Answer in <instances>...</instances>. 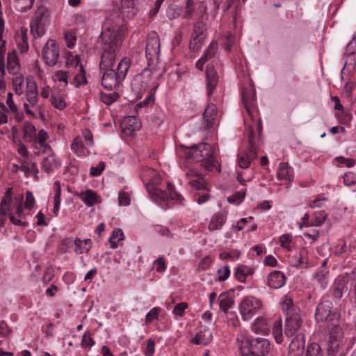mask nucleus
Masks as SVG:
<instances>
[{
    "label": "nucleus",
    "mask_w": 356,
    "mask_h": 356,
    "mask_svg": "<svg viewBox=\"0 0 356 356\" xmlns=\"http://www.w3.org/2000/svg\"><path fill=\"white\" fill-rule=\"evenodd\" d=\"M241 356H265L270 349L268 339L257 337L250 338L245 333H240L236 338Z\"/></svg>",
    "instance_id": "nucleus-1"
},
{
    "label": "nucleus",
    "mask_w": 356,
    "mask_h": 356,
    "mask_svg": "<svg viewBox=\"0 0 356 356\" xmlns=\"http://www.w3.org/2000/svg\"><path fill=\"white\" fill-rule=\"evenodd\" d=\"M213 148L207 143L194 145L191 147H184L186 159L201 163V165L207 171H211L216 167V161L213 156Z\"/></svg>",
    "instance_id": "nucleus-2"
},
{
    "label": "nucleus",
    "mask_w": 356,
    "mask_h": 356,
    "mask_svg": "<svg viewBox=\"0 0 356 356\" xmlns=\"http://www.w3.org/2000/svg\"><path fill=\"white\" fill-rule=\"evenodd\" d=\"M100 40L104 47L108 49H118L122 44V40L116 33V26L109 19L102 25Z\"/></svg>",
    "instance_id": "nucleus-3"
},
{
    "label": "nucleus",
    "mask_w": 356,
    "mask_h": 356,
    "mask_svg": "<svg viewBox=\"0 0 356 356\" xmlns=\"http://www.w3.org/2000/svg\"><path fill=\"white\" fill-rule=\"evenodd\" d=\"M160 39L156 32L147 35L145 47V56L149 67L154 66L159 58Z\"/></svg>",
    "instance_id": "nucleus-4"
},
{
    "label": "nucleus",
    "mask_w": 356,
    "mask_h": 356,
    "mask_svg": "<svg viewBox=\"0 0 356 356\" xmlns=\"http://www.w3.org/2000/svg\"><path fill=\"white\" fill-rule=\"evenodd\" d=\"M261 307L262 302L260 300L253 296H248L242 300L238 308L242 318L244 321H248L252 318Z\"/></svg>",
    "instance_id": "nucleus-5"
},
{
    "label": "nucleus",
    "mask_w": 356,
    "mask_h": 356,
    "mask_svg": "<svg viewBox=\"0 0 356 356\" xmlns=\"http://www.w3.org/2000/svg\"><path fill=\"white\" fill-rule=\"evenodd\" d=\"M207 36V25L202 20H197L193 25L189 47L193 51L199 50Z\"/></svg>",
    "instance_id": "nucleus-6"
},
{
    "label": "nucleus",
    "mask_w": 356,
    "mask_h": 356,
    "mask_svg": "<svg viewBox=\"0 0 356 356\" xmlns=\"http://www.w3.org/2000/svg\"><path fill=\"white\" fill-rule=\"evenodd\" d=\"M49 17V13L47 8L40 6L36 10L34 19L31 22V31L35 38L44 34V26Z\"/></svg>",
    "instance_id": "nucleus-7"
},
{
    "label": "nucleus",
    "mask_w": 356,
    "mask_h": 356,
    "mask_svg": "<svg viewBox=\"0 0 356 356\" xmlns=\"http://www.w3.org/2000/svg\"><path fill=\"white\" fill-rule=\"evenodd\" d=\"M242 101L244 107L252 121H254L258 115L256 106V97L254 89L251 86L243 87L241 90Z\"/></svg>",
    "instance_id": "nucleus-8"
},
{
    "label": "nucleus",
    "mask_w": 356,
    "mask_h": 356,
    "mask_svg": "<svg viewBox=\"0 0 356 356\" xmlns=\"http://www.w3.org/2000/svg\"><path fill=\"white\" fill-rule=\"evenodd\" d=\"M154 67H145L141 73L134 77L131 81V87L136 92L140 93L147 89L152 82Z\"/></svg>",
    "instance_id": "nucleus-9"
},
{
    "label": "nucleus",
    "mask_w": 356,
    "mask_h": 356,
    "mask_svg": "<svg viewBox=\"0 0 356 356\" xmlns=\"http://www.w3.org/2000/svg\"><path fill=\"white\" fill-rule=\"evenodd\" d=\"M42 59L49 66H54L57 63L59 58V48L56 41L49 40L43 48Z\"/></svg>",
    "instance_id": "nucleus-10"
},
{
    "label": "nucleus",
    "mask_w": 356,
    "mask_h": 356,
    "mask_svg": "<svg viewBox=\"0 0 356 356\" xmlns=\"http://www.w3.org/2000/svg\"><path fill=\"white\" fill-rule=\"evenodd\" d=\"M26 99L28 103H24V104L25 112L27 115L34 116V113L29 108V106H31V107H35L38 102V88L35 82H27Z\"/></svg>",
    "instance_id": "nucleus-11"
},
{
    "label": "nucleus",
    "mask_w": 356,
    "mask_h": 356,
    "mask_svg": "<svg viewBox=\"0 0 356 356\" xmlns=\"http://www.w3.org/2000/svg\"><path fill=\"white\" fill-rule=\"evenodd\" d=\"M332 303L329 300L321 301L317 306L315 313L316 320L318 322L331 321L335 314L332 312Z\"/></svg>",
    "instance_id": "nucleus-12"
},
{
    "label": "nucleus",
    "mask_w": 356,
    "mask_h": 356,
    "mask_svg": "<svg viewBox=\"0 0 356 356\" xmlns=\"http://www.w3.org/2000/svg\"><path fill=\"white\" fill-rule=\"evenodd\" d=\"M302 320L298 313H291L286 315L284 333L286 337H293L302 326Z\"/></svg>",
    "instance_id": "nucleus-13"
},
{
    "label": "nucleus",
    "mask_w": 356,
    "mask_h": 356,
    "mask_svg": "<svg viewBox=\"0 0 356 356\" xmlns=\"http://www.w3.org/2000/svg\"><path fill=\"white\" fill-rule=\"evenodd\" d=\"M102 72V85L108 90L117 88L122 82L113 68L104 70Z\"/></svg>",
    "instance_id": "nucleus-14"
},
{
    "label": "nucleus",
    "mask_w": 356,
    "mask_h": 356,
    "mask_svg": "<svg viewBox=\"0 0 356 356\" xmlns=\"http://www.w3.org/2000/svg\"><path fill=\"white\" fill-rule=\"evenodd\" d=\"M80 57L79 56H75L71 60L67 59V65H75L76 67H78V72L74 76L73 83L74 84L76 88H79L81 85H86L88 81L86 77V72L83 68L82 64L80 63Z\"/></svg>",
    "instance_id": "nucleus-15"
},
{
    "label": "nucleus",
    "mask_w": 356,
    "mask_h": 356,
    "mask_svg": "<svg viewBox=\"0 0 356 356\" xmlns=\"http://www.w3.org/2000/svg\"><path fill=\"white\" fill-rule=\"evenodd\" d=\"M305 339L302 333L296 334L291 341L289 347V356H302L305 349Z\"/></svg>",
    "instance_id": "nucleus-16"
},
{
    "label": "nucleus",
    "mask_w": 356,
    "mask_h": 356,
    "mask_svg": "<svg viewBox=\"0 0 356 356\" xmlns=\"http://www.w3.org/2000/svg\"><path fill=\"white\" fill-rule=\"evenodd\" d=\"M104 51L102 54L99 69L101 71L112 68L115 60V51L118 49H108L103 47Z\"/></svg>",
    "instance_id": "nucleus-17"
},
{
    "label": "nucleus",
    "mask_w": 356,
    "mask_h": 356,
    "mask_svg": "<svg viewBox=\"0 0 356 356\" xmlns=\"http://www.w3.org/2000/svg\"><path fill=\"white\" fill-rule=\"evenodd\" d=\"M246 131L248 134L249 147L248 150L243 153L250 161H253L257 158V147L254 142V129L252 125H247Z\"/></svg>",
    "instance_id": "nucleus-18"
},
{
    "label": "nucleus",
    "mask_w": 356,
    "mask_h": 356,
    "mask_svg": "<svg viewBox=\"0 0 356 356\" xmlns=\"http://www.w3.org/2000/svg\"><path fill=\"white\" fill-rule=\"evenodd\" d=\"M286 282L284 274L279 270L271 272L268 275V284L273 289H280L283 286Z\"/></svg>",
    "instance_id": "nucleus-19"
},
{
    "label": "nucleus",
    "mask_w": 356,
    "mask_h": 356,
    "mask_svg": "<svg viewBox=\"0 0 356 356\" xmlns=\"http://www.w3.org/2000/svg\"><path fill=\"white\" fill-rule=\"evenodd\" d=\"M212 339L213 336L210 330L204 327L202 330H200L193 339H191V342L196 345L206 346L212 341Z\"/></svg>",
    "instance_id": "nucleus-20"
},
{
    "label": "nucleus",
    "mask_w": 356,
    "mask_h": 356,
    "mask_svg": "<svg viewBox=\"0 0 356 356\" xmlns=\"http://www.w3.org/2000/svg\"><path fill=\"white\" fill-rule=\"evenodd\" d=\"M206 76L207 79V94L211 95L218 81V76L213 66L210 65L207 66Z\"/></svg>",
    "instance_id": "nucleus-21"
},
{
    "label": "nucleus",
    "mask_w": 356,
    "mask_h": 356,
    "mask_svg": "<svg viewBox=\"0 0 356 356\" xmlns=\"http://www.w3.org/2000/svg\"><path fill=\"white\" fill-rule=\"evenodd\" d=\"M21 66L17 54L15 51L8 53L7 56V70L13 75L19 74Z\"/></svg>",
    "instance_id": "nucleus-22"
},
{
    "label": "nucleus",
    "mask_w": 356,
    "mask_h": 356,
    "mask_svg": "<svg viewBox=\"0 0 356 356\" xmlns=\"http://www.w3.org/2000/svg\"><path fill=\"white\" fill-rule=\"evenodd\" d=\"M78 196L88 207H92L101 202V197L97 193L90 189L80 193Z\"/></svg>",
    "instance_id": "nucleus-23"
},
{
    "label": "nucleus",
    "mask_w": 356,
    "mask_h": 356,
    "mask_svg": "<svg viewBox=\"0 0 356 356\" xmlns=\"http://www.w3.org/2000/svg\"><path fill=\"white\" fill-rule=\"evenodd\" d=\"M227 220V215L225 212H218L215 213L208 225V229L209 231H215L220 229L221 227L224 225Z\"/></svg>",
    "instance_id": "nucleus-24"
},
{
    "label": "nucleus",
    "mask_w": 356,
    "mask_h": 356,
    "mask_svg": "<svg viewBox=\"0 0 356 356\" xmlns=\"http://www.w3.org/2000/svg\"><path fill=\"white\" fill-rule=\"evenodd\" d=\"M140 127V122L135 116H127L122 122V129L128 134L139 130Z\"/></svg>",
    "instance_id": "nucleus-25"
},
{
    "label": "nucleus",
    "mask_w": 356,
    "mask_h": 356,
    "mask_svg": "<svg viewBox=\"0 0 356 356\" xmlns=\"http://www.w3.org/2000/svg\"><path fill=\"white\" fill-rule=\"evenodd\" d=\"M152 198L154 201L163 209H166L168 204V194L158 188H154L153 191L150 193Z\"/></svg>",
    "instance_id": "nucleus-26"
},
{
    "label": "nucleus",
    "mask_w": 356,
    "mask_h": 356,
    "mask_svg": "<svg viewBox=\"0 0 356 356\" xmlns=\"http://www.w3.org/2000/svg\"><path fill=\"white\" fill-rule=\"evenodd\" d=\"M277 175V178L280 180L291 181L293 179V169L288 163H281Z\"/></svg>",
    "instance_id": "nucleus-27"
},
{
    "label": "nucleus",
    "mask_w": 356,
    "mask_h": 356,
    "mask_svg": "<svg viewBox=\"0 0 356 356\" xmlns=\"http://www.w3.org/2000/svg\"><path fill=\"white\" fill-rule=\"evenodd\" d=\"M60 165V161L54 154H51L48 156L45 157L42 162V168L43 170L48 174L53 171L54 168H58Z\"/></svg>",
    "instance_id": "nucleus-28"
},
{
    "label": "nucleus",
    "mask_w": 356,
    "mask_h": 356,
    "mask_svg": "<svg viewBox=\"0 0 356 356\" xmlns=\"http://www.w3.org/2000/svg\"><path fill=\"white\" fill-rule=\"evenodd\" d=\"M149 0H121L122 11L124 14L127 13L128 17H133L136 15V3L147 2Z\"/></svg>",
    "instance_id": "nucleus-29"
},
{
    "label": "nucleus",
    "mask_w": 356,
    "mask_h": 356,
    "mask_svg": "<svg viewBox=\"0 0 356 356\" xmlns=\"http://www.w3.org/2000/svg\"><path fill=\"white\" fill-rule=\"evenodd\" d=\"M348 291L346 282L344 279H338L335 281L332 287V296L337 300L342 298L343 292Z\"/></svg>",
    "instance_id": "nucleus-30"
},
{
    "label": "nucleus",
    "mask_w": 356,
    "mask_h": 356,
    "mask_svg": "<svg viewBox=\"0 0 356 356\" xmlns=\"http://www.w3.org/2000/svg\"><path fill=\"white\" fill-rule=\"evenodd\" d=\"M216 115V108L214 104H209L203 113V118L206 122V127L211 128L214 124V119Z\"/></svg>",
    "instance_id": "nucleus-31"
},
{
    "label": "nucleus",
    "mask_w": 356,
    "mask_h": 356,
    "mask_svg": "<svg viewBox=\"0 0 356 356\" xmlns=\"http://www.w3.org/2000/svg\"><path fill=\"white\" fill-rule=\"evenodd\" d=\"M131 61L129 58H123L118 65L115 72L118 75L119 79L122 81L125 79L127 73L130 67Z\"/></svg>",
    "instance_id": "nucleus-32"
},
{
    "label": "nucleus",
    "mask_w": 356,
    "mask_h": 356,
    "mask_svg": "<svg viewBox=\"0 0 356 356\" xmlns=\"http://www.w3.org/2000/svg\"><path fill=\"white\" fill-rule=\"evenodd\" d=\"M308 257V251L306 248H302L298 252L292 257V263L294 266H300L303 264H307Z\"/></svg>",
    "instance_id": "nucleus-33"
},
{
    "label": "nucleus",
    "mask_w": 356,
    "mask_h": 356,
    "mask_svg": "<svg viewBox=\"0 0 356 356\" xmlns=\"http://www.w3.org/2000/svg\"><path fill=\"white\" fill-rule=\"evenodd\" d=\"M254 273V269L245 265H241L237 267L234 275L241 282H245L246 277Z\"/></svg>",
    "instance_id": "nucleus-34"
},
{
    "label": "nucleus",
    "mask_w": 356,
    "mask_h": 356,
    "mask_svg": "<svg viewBox=\"0 0 356 356\" xmlns=\"http://www.w3.org/2000/svg\"><path fill=\"white\" fill-rule=\"evenodd\" d=\"M218 300L220 308L225 313L232 307L234 302L233 298L227 293H222L218 297Z\"/></svg>",
    "instance_id": "nucleus-35"
},
{
    "label": "nucleus",
    "mask_w": 356,
    "mask_h": 356,
    "mask_svg": "<svg viewBox=\"0 0 356 356\" xmlns=\"http://www.w3.org/2000/svg\"><path fill=\"white\" fill-rule=\"evenodd\" d=\"M18 48L22 52H26L29 49V44L27 40V29H22L20 33L17 36L16 38Z\"/></svg>",
    "instance_id": "nucleus-36"
},
{
    "label": "nucleus",
    "mask_w": 356,
    "mask_h": 356,
    "mask_svg": "<svg viewBox=\"0 0 356 356\" xmlns=\"http://www.w3.org/2000/svg\"><path fill=\"white\" fill-rule=\"evenodd\" d=\"M197 9L194 0H187L184 8L183 17L186 19L193 18L195 13H197Z\"/></svg>",
    "instance_id": "nucleus-37"
},
{
    "label": "nucleus",
    "mask_w": 356,
    "mask_h": 356,
    "mask_svg": "<svg viewBox=\"0 0 356 356\" xmlns=\"http://www.w3.org/2000/svg\"><path fill=\"white\" fill-rule=\"evenodd\" d=\"M267 319L263 316L255 319L251 325L252 330L255 333L264 332L267 330Z\"/></svg>",
    "instance_id": "nucleus-38"
},
{
    "label": "nucleus",
    "mask_w": 356,
    "mask_h": 356,
    "mask_svg": "<svg viewBox=\"0 0 356 356\" xmlns=\"http://www.w3.org/2000/svg\"><path fill=\"white\" fill-rule=\"evenodd\" d=\"M124 235L122 229H115L109 238L111 248L115 249L118 247V242L123 241Z\"/></svg>",
    "instance_id": "nucleus-39"
},
{
    "label": "nucleus",
    "mask_w": 356,
    "mask_h": 356,
    "mask_svg": "<svg viewBox=\"0 0 356 356\" xmlns=\"http://www.w3.org/2000/svg\"><path fill=\"white\" fill-rule=\"evenodd\" d=\"M273 335L277 343L283 341L282 324L281 321H276L273 325Z\"/></svg>",
    "instance_id": "nucleus-40"
},
{
    "label": "nucleus",
    "mask_w": 356,
    "mask_h": 356,
    "mask_svg": "<svg viewBox=\"0 0 356 356\" xmlns=\"http://www.w3.org/2000/svg\"><path fill=\"white\" fill-rule=\"evenodd\" d=\"M35 131H36V129L32 123L26 122L24 124V129H23V134H24V138L26 140H27L29 141L33 140L35 136Z\"/></svg>",
    "instance_id": "nucleus-41"
},
{
    "label": "nucleus",
    "mask_w": 356,
    "mask_h": 356,
    "mask_svg": "<svg viewBox=\"0 0 356 356\" xmlns=\"http://www.w3.org/2000/svg\"><path fill=\"white\" fill-rule=\"evenodd\" d=\"M328 270H321L317 272L314 276V278L323 288H325L328 284Z\"/></svg>",
    "instance_id": "nucleus-42"
},
{
    "label": "nucleus",
    "mask_w": 356,
    "mask_h": 356,
    "mask_svg": "<svg viewBox=\"0 0 356 356\" xmlns=\"http://www.w3.org/2000/svg\"><path fill=\"white\" fill-rule=\"evenodd\" d=\"M218 51V42L216 40H212L204 53L202 57H204L207 60L212 58L215 56L216 52Z\"/></svg>",
    "instance_id": "nucleus-43"
},
{
    "label": "nucleus",
    "mask_w": 356,
    "mask_h": 356,
    "mask_svg": "<svg viewBox=\"0 0 356 356\" xmlns=\"http://www.w3.org/2000/svg\"><path fill=\"white\" fill-rule=\"evenodd\" d=\"M13 83L15 87V92L17 95L23 93L24 76L22 74L14 75Z\"/></svg>",
    "instance_id": "nucleus-44"
},
{
    "label": "nucleus",
    "mask_w": 356,
    "mask_h": 356,
    "mask_svg": "<svg viewBox=\"0 0 356 356\" xmlns=\"http://www.w3.org/2000/svg\"><path fill=\"white\" fill-rule=\"evenodd\" d=\"M306 356H323L321 346L317 343H312L306 352Z\"/></svg>",
    "instance_id": "nucleus-45"
},
{
    "label": "nucleus",
    "mask_w": 356,
    "mask_h": 356,
    "mask_svg": "<svg viewBox=\"0 0 356 356\" xmlns=\"http://www.w3.org/2000/svg\"><path fill=\"white\" fill-rule=\"evenodd\" d=\"M282 309L286 312V315H289L291 313H293V303L291 296L286 295L283 297L282 300Z\"/></svg>",
    "instance_id": "nucleus-46"
},
{
    "label": "nucleus",
    "mask_w": 356,
    "mask_h": 356,
    "mask_svg": "<svg viewBox=\"0 0 356 356\" xmlns=\"http://www.w3.org/2000/svg\"><path fill=\"white\" fill-rule=\"evenodd\" d=\"M189 184L192 188L199 191L204 190L207 187V181L202 175L198 177L195 179L190 181Z\"/></svg>",
    "instance_id": "nucleus-47"
},
{
    "label": "nucleus",
    "mask_w": 356,
    "mask_h": 356,
    "mask_svg": "<svg viewBox=\"0 0 356 356\" xmlns=\"http://www.w3.org/2000/svg\"><path fill=\"white\" fill-rule=\"evenodd\" d=\"M74 243L75 245L74 251L78 254H83L84 252L87 253L90 251V250L91 248V245H88V246L84 245L82 242V240H81L80 238H76L74 241Z\"/></svg>",
    "instance_id": "nucleus-48"
},
{
    "label": "nucleus",
    "mask_w": 356,
    "mask_h": 356,
    "mask_svg": "<svg viewBox=\"0 0 356 356\" xmlns=\"http://www.w3.org/2000/svg\"><path fill=\"white\" fill-rule=\"evenodd\" d=\"M47 138L48 134L47 131H45L44 129H41L39 131L38 136V143L41 147H44V152H46L47 149H51L50 146L45 144Z\"/></svg>",
    "instance_id": "nucleus-49"
},
{
    "label": "nucleus",
    "mask_w": 356,
    "mask_h": 356,
    "mask_svg": "<svg viewBox=\"0 0 356 356\" xmlns=\"http://www.w3.org/2000/svg\"><path fill=\"white\" fill-rule=\"evenodd\" d=\"M314 220L312 222V226H321L325 222L326 214L323 211H319L314 213Z\"/></svg>",
    "instance_id": "nucleus-50"
},
{
    "label": "nucleus",
    "mask_w": 356,
    "mask_h": 356,
    "mask_svg": "<svg viewBox=\"0 0 356 356\" xmlns=\"http://www.w3.org/2000/svg\"><path fill=\"white\" fill-rule=\"evenodd\" d=\"M95 344V341L91 337L90 332H86L82 337L81 346L82 348H91Z\"/></svg>",
    "instance_id": "nucleus-51"
},
{
    "label": "nucleus",
    "mask_w": 356,
    "mask_h": 356,
    "mask_svg": "<svg viewBox=\"0 0 356 356\" xmlns=\"http://www.w3.org/2000/svg\"><path fill=\"white\" fill-rule=\"evenodd\" d=\"M234 35L229 31L226 32L223 36L225 42V49L227 51H230L234 43Z\"/></svg>",
    "instance_id": "nucleus-52"
},
{
    "label": "nucleus",
    "mask_w": 356,
    "mask_h": 356,
    "mask_svg": "<svg viewBox=\"0 0 356 356\" xmlns=\"http://www.w3.org/2000/svg\"><path fill=\"white\" fill-rule=\"evenodd\" d=\"M245 197V191L236 192L232 195L227 198V200L230 203H241Z\"/></svg>",
    "instance_id": "nucleus-53"
},
{
    "label": "nucleus",
    "mask_w": 356,
    "mask_h": 356,
    "mask_svg": "<svg viewBox=\"0 0 356 356\" xmlns=\"http://www.w3.org/2000/svg\"><path fill=\"white\" fill-rule=\"evenodd\" d=\"M343 179L345 185L348 186L356 184V174L353 172H346Z\"/></svg>",
    "instance_id": "nucleus-54"
},
{
    "label": "nucleus",
    "mask_w": 356,
    "mask_h": 356,
    "mask_svg": "<svg viewBox=\"0 0 356 356\" xmlns=\"http://www.w3.org/2000/svg\"><path fill=\"white\" fill-rule=\"evenodd\" d=\"M50 100L51 104L55 108L59 110H63L65 108V103L63 97H59L58 98H57L56 96L51 95Z\"/></svg>",
    "instance_id": "nucleus-55"
},
{
    "label": "nucleus",
    "mask_w": 356,
    "mask_h": 356,
    "mask_svg": "<svg viewBox=\"0 0 356 356\" xmlns=\"http://www.w3.org/2000/svg\"><path fill=\"white\" fill-rule=\"evenodd\" d=\"M6 42L5 40H2V43L0 45V72H1L2 74H5V54H6V46H5Z\"/></svg>",
    "instance_id": "nucleus-56"
},
{
    "label": "nucleus",
    "mask_w": 356,
    "mask_h": 356,
    "mask_svg": "<svg viewBox=\"0 0 356 356\" xmlns=\"http://www.w3.org/2000/svg\"><path fill=\"white\" fill-rule=\"evenodd\" d=\"M291 242H292L291 235L284 234L280 236V245L282 248L287 249L288 250H291Z\"/></svg>",
    "instance_id": "nucleus-57"
},
{
    "label": "nucleus",
    "mask_w": 356,
    "mask_h": 356,
    "mask_svg": "<svg viewBox=\"0 0 356 356\" xmlns=\"http://www.w3.org/2000/svg\"><path fill=\"white\" fill-rule=\"evenodd\" d=\"M118 97V95L116 92L102 94L101 96V100L105 104L110 105L117 99Z\"/></svg>",
    "instance_id": "nucleus-58"
},
{
    "label": "nucleus",
    "mask_w": 356,
    "mask_h": 356,
    "mask_svg": "<svg viewBox=\"0 0 356 356\" xmlns=\"http://www.w3.org/2000/svg\"><path fill=\"white\" fill-rule=\"evenodd\" d=\"M160 311L161 309L159 307L152 309L145 316L146 324L152 322L153 320L157 318Z\"/></svg>",
    "instance_id": "nucleus-59"
},
{
    "label": "nucleus",
    "mask_w": 356,
    "mask_h": 356,
    "mask_svg": "<svg viewBox=\"0 0 356 356\" xmlns=\"http://www.w3.org/2000/svg\"><path fill=\"white\" fill-rule=\"evenodd\" d=\"M356 52V32L352 40L347 44L345 54L348 56L353 55Z\"/></svg>",
    "instance_id": "nucleus-60"
},
{
    "label": "nucleus",
    "mask_w": 356,
    "mask_h": 356,
    "mask_svg": "<svg viewBox=\"0 0 356 356\" xmlns=\"http://www.w3.org/2000/svg\"><path fill=\"white\" fill-rule=\"evenodd\" d=\"M217 274L219 281L222 282L226 280L230 275V270L229 266H224L222 268L218 269Z\"/></svg>",
    "instance_id": "nucleus-61"
},
{
    "label": "nucleus",
    "mask_w": 356,
    "mask_h": 356,
    "mask_svg": "<svg viewBox=\"0 0 356 356\" xmlns=\"http://www.w3.org/2000/svg\"><path fill=\"white\" fill-rule=\"evenodd\" d=\"M104 168H105V163L103 161H101L99 163V164L97 166H95V167L92 166L90 168V175H92L93 177L99 176L101 175V173L104 170Z\"/></svg>",
    "instance_id": "nucleus-62"
},
{
    "label": "nucleus",
    "mask_w": 356,
    "mask_h": 356,
    "mask_svg": "<svg viewBox=\"0 0 356 356\" xmlns=\"http://www.w3.org/2000/svg\"><path fill=\"white\" fill-rule=\"evenodd\" d=\"M154 266L159 273L164 272L166 269L165 261L163 257H159L154 262Z\"/></svg>",
    "instance_id": "nucleus-63"
},
{
    "label": "nucleus",
    "mask_w": 356,
    "mask_h": 356,
    "mask_svg": "<svg viewBox=\"0 0 356 356\" xmlns=\"http://www.w3.org/2000/svg\"><path fill=\"white\" fill-rule=\"evenodd\" d=\"M154 348H155V342L152 339H149L147 341V344H146L145 350V356H153L154 354Z\"/></svg>",
    "instance_id": "nucleus-64"
}]
</instances>
